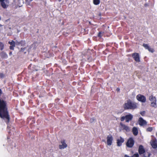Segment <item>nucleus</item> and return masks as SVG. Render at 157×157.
<instances>
[{
	"instance_id": "5",
	"label": "nucleus",
	"mask_w": 157,
	"mask_h": 157,
	"mask_svg": "<svg viewBox=\"0 0 157 157\" xmlns=\"http://www.w3.org/2000/svg\"><path fill=\"white\" fill-rule=\"evenodd\" d=\"M137 99L139 101L142 102H145L146 101V99L145 96L141 94H139L136 96Z\"/></svg>"
},
{
	"instance_id": "2",
	"label": "nucleus",
	"mask_w": 157,
	"mask_h": 157,
	"mask_svg": "<svg viewBox=\"0 0 157 157\" xmlns=\"http://www.w3.org/2000/svg\"><path fill=\"white\" fill-rule=\"evenodd\" d=\"M124 108L125 109H134L136 108V104L131 102L130 100H128L123 105Z\"/></svg>"
},
{
	"instance_id": "37",
	"label": "nucleus",
	"mask_w": 157,
	"mask_h": 157,
	"mask_svg": "<svg viewBox=\"0 0 157 157\" xmlns=\"http://www.w3.org/2000/svg\"><path fill=\"white\" fill-rule=\"evenodd\" d=\"M156 136H157V132L156 133Z\"/></svg>"
},
{
	"instance_id": "21",
	"label": "nucleus",
	"mask_w": 157,
	"mask_h": 157,
	"mask_svg": "<svg viewBox=\"0 0 157 157\" xmlns=\"http://www.w3.org/2000/svg\"><path fill=\"white\" fill-rule=\"evenodd\" d=\"M4 45L3 44L2 42H0V48L1 50H2L4 49Z\"/></svg>"
},
{
	"instance_id": "23",
	"label": "nucleus",
	"mask_w": 157,
	"mask_h": 157,
	"mask_svg": "<svg viewBox=\"0 0 157 157\" xmlns=\"http://www.w3.org/2000/svg\"><path fill=\"white\" fill-rule=\"evenodd\" d=\"M143 46L146 49H148V48H149V47L148 44H143Z\"/></svg>"
},
{
	"instance_id": "16",
	"label": "nucleus",
	"mask_w": 157,
	"mask_h": 157,
	"mask_svg": "<svg viewBox=\"0 0 157 157\" xmlns=\"http://www.w3.org/2000/svg\"><path fill=\"white\" fill-rule=\"evenodd\" d=\"M1 57L4 59H6L8 57L7 55L5 52H2L0 54Z\"/></svg>"
},
{
	"instance_id": "31",
	"label": "nucleus",
	"mask_w": 157,
	"mask_h": 157,
	"mask_svg": "<svg viewBox=\"0 0 157 157\" xmlns=\"http://www.w3.org/2000/svg\"><path fill=\"white\" fill-rule=\"evenodd\" d=\"M102 32H100L99 33H98V36H100V37L101 36V34L102 33Z\"/></svg>"
},
{
	"instance_id": "27",
	"label": "nucleus",
	"mask_w": 157,
	"mask_h": 157,
	"mask_svg": "<svg viewBox=\"0 0 157 157\" xmlns=\"http://www.w3.org/2000/svg\"><path fill=\"white\" fill-rule=\"evenodd\" d=\"M126 119V116H123L121 118V121H123L125 119Z\"/></svg>"
},
{
	"instance_id": "29",
	"label": "nucleus",
	"mask_w": 157,
	"mask_h": 157,
	"mask_svg": "<svg viewBox=\"0 0 157 157\" xmlns=\"http://www.w3.org/2000/svg\"><path fill=\"white\" fill-rule=\"evenodd\" d=\"M4 77V75L2 73H0V77L1 78H2Z\"/></svg>"
},
{
	"instance_id": "28",
	"label": "nucleus",
	"mask_w": 157,
	"mask_h": 157,
	"mask_svg": "<svg viewBox=\"0 0 157 157\" xmlns=\"http://www.w3.org/2000/svg\"><path fill=\"white\" fill-rule=\"evenodd\" d=\"M152 128L149 127V128H147V131L151 132L152 130Z\"/></svg>"
},
{
	"instance_id": "13",
	"label": "nucleus",
	"mask_w": 157,
	"mask_h": 157,
	"mask_svg": "<svg viewBox=\"0 0 157 157\" xmlns=\"http://www.w3.org/2000/svg\"><path fill=\"white\" fill-rule=\"evenodd\" d=\"M124 139L121 137H120V138L117 140V144L118 146H120L121 145L122 143L124 142Z\"/></svg>"
},
{
	"instance_id": "10",
	"label": "nucleus",
	"mask_w": 157,
	"mask_h": 157,
	"mask_svg": "<svg viewBox=\"0 0 157 157\" xmlns=\"http://www.w3.org/2000/svg\"><path fill=\"white\" fill-rule=\"evenodd\" d=\"M61 144L59 145V148L60 149H64L67 147V145L64 141H62Z\"/></svg>"
},
{
	"instance_id": "15",
	"label": "nucleus",
	"mask_w": 157,
	"mask_h": 157,
	"mask_svg": "<svg viewBox=\"0 0 157 157\" xmlns=\"http://www.w3.org/2000/svg\"><path fill=\"white\" fill-rule=\"evenodd\" d=\"M139 152L140 154H142L145 152V150L143 146L140 145L139 148Z\"/></svg>"
},
{
	"instance_id": "30",
	"label": "nucleus",
	"mask_w": 157,
	"mask_h": 157,
	"mask_svg": "<svg viewBox=\"0 0 157 157\" xmlns=\"http://www.w3.org/2000/svg\"><path fill=\"white\" fill-rule=\"evenodd\" d=\"M20 44V43L18 41H17L15 42V45H18Z\"/></svg>"
},
{
	"instance_id": "1",
	"label": "nucleus",
	"mask_w": 157,
	"mask_h": 157,
	"mask_svg": "<svg viewBox=\"0 0 157 157\" xmlns=\"http://www.w3.org/2000/svg\"><path fill=\"white\" fill-rule=\"evenodd\" d=\"M0 117L6 121L9 122L10 120V117L7 111L6 103V101L0 99Z\"/></svg>"
},
{
	"instance_id": "36",
	"label": "nucleus",
	"mask_w": 157,
	"mask_h": 157,
	"mask_svg": "<svg viewBox=\"0 0 157 157\" xmlns=\"http://www.w3.org/2000/svg\"><path fill=\"white\" fill-rule=\"evenodd\" d=\"M61 1V0H59V2H60V1Z\"/></svg>"
},
{
	"instance_id": "26",
	"label": "nucleus",
	"mask_w": 157,
	"mask_h": 157,
	"mask_svg": "<svg viewBox=\"0 0 157 157\" xmlns=\"http://www.w3.org/2000/svg\"><path fill=\"white\" fill-rule=\"evenodd\" d=\"M148 50L151 52H154V50L153 49L150 48V47H149V48L147 49Z\"/></svg>"
},
{
	"instance_id": "7",
	"label": "nucleus",
	"mask_w": 157,
	"mask_h": 157,
	"mask_svg": "<svg viewBox=\"0 0 157 157\" xmlns=\"http://www.w3.org/2000/svg\"><path fill=\"white\" fill-rule=\"evenodd\" d=\"M132 56L136 61L139 62L140 61V57L138 53H135L132 54Z\"/></svg>"
},
{
	"instance_id": "8",
	"label": "nucleus",
	"mask_w": 157,
	"mask_h": 157,
	"mask_svg": "<svg viewBox=\"0 0 157 157\" xmlns=\"http://www.w3.org/2000/svg\"><path fill=\"white\" fill-rule=\"evenodd\" d=\"M138 123L141 126H143L147 124L146 121L144 120L142 117H140L139 119Z\"/></svg>"
},
{
	"instance_id": "33",
	"label": "nucleus",
	"mask_w": 157,
	"mask_h": 157,
	"mask_svg": "<svg viewBox=\"0 0 157 157\" xmlns=\"http://www.w3.org/2000/svg\"><path fill=\"white\" fill-rule=\"evenodd\" d=\"M144 112H142L141 113H140V114H141V115H143V114H144Z\"/></svg>"
},
{
	"instance_id": "34",
	"label": "nucleus",
	"mask_w": 157,
	"mask_h": 157,
	"mask_svg": "<svg viewBox=\"0 0 157 157\" xmlns=\"http://www.w3.org/2000/svg\"><path fill=\"white\" fill-rule=\"evenodd\" d=\"M1 94H2V91L0 89V95H1Z\"/></svg>"
},
{
	"instance_id": "4",
	"label": "nucleus",
	"mask_w": 157,
	"mask_h": 157,
	"mask_svg": "<svg viewBox=\"0 0 157 157\" xmlns=\"http://www.w3.org/2000/svg\"><path fill=\"white\" fill-rule=\"evenodd\" d=\"M2 6L4 8H6L9 5V1L8 0H0Z\"/></svg>"
},
{
	"instance_id": "11",
	"label": "nucleus",
	"mask_w": 157,
	"mask_h": 157,
	"mask_svg": "<svg viewBox=\"0 0 157 157\" xmlns=\"http://www.w3.org/2000/svg\"><path fill=\"white\" fill-rule=\"evenodd\" d=\"M151 144L152 147L154 148H157V141L153 140L151 142Z\"/></svg>"
},
{
	"instance_id": "32",
	"label": "nucleus",
	"mask_w": 157,
	"mask_h": 157,
	"mask_svg": "<svg viewBox=\"0 0 157 157\" xmlns=\"http://www.w3.org/2000/svg\"><path fill=\"white\" fill-rule=\"evenodd\" d=\"M12 54V52H10L9 53V55H11Z\"/></svg>"
},
{
	"instance_id": "12",
	"label": "nucleus",
	"mask_w": 157,
	"mask_h": 157,
	"mask_svg": "<svg viewBox=\"0 0 157 157\" xmlns=\"http://www.w3.org/2000/svg\"><path fill=\"white\" fill-rule=\"evenodd\" d=\"M8 43L11 45L10 47V50H14V48L15 46V42L12 40L11 42L9 41Z\"/></svg>"
},
{
	"instance_id": "17",
	"label": "nucleus",
	"mask_w": 157,
	"mask_h": 157,
	"mask_svg": "<svg viewBox=\"0 0 157 157\" xmlns=\"http://www.w3.org/2000/svg\"><path fill=\"white\" fill-rule=\"evenodd\" d=\"M132 132L134 136H137L138 134V130L136 127H134L132 128Z\"/></svg>"
},
{
	"instance_id": "25",
	"label": "nucleus",
	"mask_w": 157,
	"mask_h": 157,
	"mask_svg": "<svg viewBox=\"0 0 157 157\" xmlns=\"http://www.w3.org/2000/svg\"><path fill=\"white\" fill-rule=\"evenodd\" d=\"M156 102H151V106L152 107H155L156 105Z\"/></svg>"
},
{
	"instance_id": "6",
	"label": "nucleus",
	"mask_w": 157,
	"mask_h": 157,
	"mask_svg": "<svg viewBox=\"0 0 157 157\" xmlns=\"http://www.w3.org/2000/svg\"><path fill=\"white\" fill-rule=\"evenodd\" d=\"M107 143L108 145H111L112 143L113 137L111 135H109L107 137Z\"/></svg>"
},
{
	"instance_id": "20",
	"label": "nucleus",
	"mask_w": 157,
	"mask_h": 157,
	"mask_svg": "<svg viewBox=\"0 0 157 157\" xmlns=\"http://www.w3.org/2000/svg\"><path fill=\"white\" fill-rule=\"evenodd\" d=\"M100 2L99 0H94L93 3L95 5H98Z\"/></svg>"
},
{
	"instance_id": "9",
	"label": "nucleus",
	"mask_w": 157,
	"mask_h": 157,
	"mask_svg": "<svg viewBox=\"0 0 157 157\" xmlns=\"http://www.w3.org/2000/svg\"><path fill=\"white\" fill-rule=\"evenodd\" d=\"M120 125L123 129L125 130L127 132H128L130 131V129L128 126H126L125 124H123L122 123H120Z\"/></svg>"
},
{
	"instance_id": "35",
	"label": "nucleus",
	"mask_w": 157,
	"mask_h": 157,
	"mask_svg": "<svg viewBox=\"0 0 157 157\" xmlns=\"http://www.w3.org/2000/svg\"><path fill=\"white\" fill-rule=\"evenodd\" d=\"M117 91H119L120 90V89L117 88Z\"/></svg>"
},
{
	"instance_id": "19",
	"label": "nucleus",
	"mask_w": 157,
	"mask_h": 157,
	"mask_svg": "<svg viewBox=\"0 0 157 157\" xmlns=\"http://www.w3.org/2000/svg\"><path fill=\"white\" fill-rule=\"evenodd\" d=\"M124 157H138L139 155L138 153L135 154L133 155L132 156H129L128 155H124Z\"/></svg>"
},
{
	"instance_id": "18",
	"label": "nucleus",
	"mask_w": 157,
	"mask_h": 157,
	"mask_svg": "<svg viewBox=\"0 0 157 157\" xmlns=\"http://www.w3.org/2000/svg\"><path fill=\"white\" fill-rule=\"evenodd\" d=\"M149 100L152 102H156V98L155 97H153L152 95L150 96L149 98Z\"/></svg>"
},
{
	"instance_id": "22",
	"label": "nucleus",
	"mask_w": 157,
	"mask_h": 157,
	"mask_svg": "<svg viewBox=\"0 0 157 157\" xmlns=\"http://www.w3.org/2000/svg\"><path fill=\"white\" fill-rule=\"evenodd\" d=\"M151 155V154L148 152H145V153L144 155V157H148L149 156Z\"/></svg>"
},
{
	"instance_id": "24",
	"label": "nucleus",
	"mask_w": 157,
	"mask_h": 157,
	"mask_svg": "<svg viewBox=\"0 0 157 157\" xmlns=\"http://www.w3.org/2000/svg\"><path fill=\"white\" fill-rule=\"evenodd\" d=\"M32 1L33 0H26V3L27 5H29L30 4V2Z\"/></svg>"
},
{
	"instance_id": "3",
	"label": "nucleus",
	"mask_w": 157,
	"mask_h": 157,
	"mask_svg": "<svg viewBox=\"0 0 157 157\" xmlns=\"http://www.w3.org/2000/svg\"><path fill=\"white\" fill-rule=\"evenodd\" d=\"M134 143L133 139L132 138H130L128 139L126 144V145L128 147H132L134 145Z\"/></svg>"
},
{
	"instance_id": "38",
	"label": "nucleus",
	"mask_w": 157,
	"mask_h": 157,
	"mask_svg": "<svg viewBox=\"0 0 157 157\" xmlns=\"http://www.w3.org/2000/svg\"><path fill=\"white\" fill-rule=\"evenodd\" d=\"M23 49V50H24L25 49V48H24L23 49Z\"/></svg>"
},
{
	"instance_id": "14",
	"label": "nucleus",
	"mask_w": 157,
	"mask_h": 157,
	"mask_svg": "<svg viewBox=\"0 0 157 157\" xmlns=\"http://www.w3.org/2000/svg\"><path fill=\"white\" fill-rule=\"evenodd\" d=\"M132 117L133 116L131 114L126 115V121L128 122L132 120Z\"/></svg>"
}]
</instances>
